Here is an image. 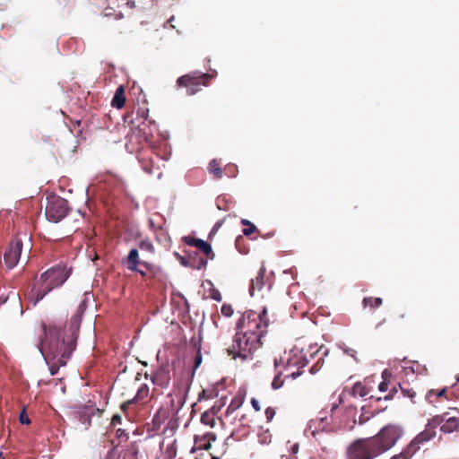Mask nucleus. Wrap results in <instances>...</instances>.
Returning <instances> with one entry per match:
<instances>
[{"instance_id": "1", "label": "nucleus", "mask_w": 459, "mask_h": 459, "mask_svg": "<svg viewBox=\"0 0 459 459\" xmlns=\"http://www.w3.org/2000/svg\"><path fill=\"white\" fill-rule=\"evenodd\" d=\"M85 310V301L80 303L76 313L72 316L69 326L61 329L56 325H42L43 336H40L39 349L44 357L50 374L56 375L59 368L65 366L75 350L76 339L82 314Z\"/></svg>"}, {"instance_id": "2", "label": "nucleus", "mask_w": 459, "mask_h": 459, "mask_svg": "<svg viewBox=\"0 0 459 459\" xmlns=\"http://www.w3.org/2000/svg\"><path fill=\"white\" fill-rule=\"evenodd\" d=\"M270 319L267 309L261 312L246 311L237 323V332L227 352L233 359H251L253 353L262 346V338L268 331Z\"/></svg>"}, {"instance_id": "3", "label": "nucleus", "mask_w": 459, "mask_h": 459, "mask_svg": "<svg viewBox=\"0 0 459 459\" xmlns=\"http://www.w3.org/2000/svg\"><path fill=\"white\" fill-rule=\"evenodd\" d=\"M403 434L400 426L388 424L373 437L351 442L347 447L346 459H376L394 447Z\"/></svg>"}, {"instance_id": "4", "label": "nucleus", "mask_w": 459, "mask_h": 459, "mask_svg": "<svg viewBox=\"0 0 459 459\" xmlns=\"http://www.w3.org/2000/svg\"><path fill=\"white\" fill-rule=\"evenodd\" d=\"M71 273L72 268L63 264L48 269L39 278L34 279L25 292L26 299L33 306H36L51 290L61 287L69 278Z\"/></svg>"}, {"instance_id": "5", "label": "nucleus", "mask_w": 459, "mask_h": 459, "mask_svg": "<svg viewBox=\"0 0 459 459\" xmlns=\"http://www.w3.org/2000/svg\"><path fill=\"white\" fill-rule=\"evenodd\" d=\"M284 367V377L296 378L302 374L300 369L307 364L305 348L301 345H295L285 356L281 359Z\"/></svg>"}, {"instance_id": "6", "label": "nucleus", "mask_w": 459, "mask_h": 459, "mask_svg": "<svg viewBox=\"0 0 459 459\" xmlns=\"http://www.w3.org/2000/svg\"><path fill=\"white\" fill-rule=\"evenodd\" d=\"M212 75L209 74H187L180 76L177 83L180 87H186L188 95H194L202 90V86H207Z\"/></svg>"}, {"instance_id": "7", "label": "nucleus", "mask_w": 459, "mask_h": 459, "mask_svg": "<svg viewBox=\"0 0 459 459\" xmlns=\"http://www.w3.org/2000/svg\"><path fill=\"white\" fill-rule=\"evenodd\" d=\"M68 212L67 202L61 197H53L46 206V217L49 221L58 222L63 220Z\"/></svg>"}, {"instance_id": "8", "label": "nucleus", "mask_w": 459, "mask_h": 459, "mask_svg": "<svg viewBox=\"0 0 459 459\" xmlns=\"http://www.w3.org/2000/svg\"><path fill=\"white\" fill-rule=\"evenodd\" d=\"M440 419L439 418H431L429 420L425 429L419 433L409 445H414V449L418 452L420 448V445L429 442L433 437H436L437 431L436 429L439 426Z\"/></svg>"}, {"instance_id": "9", "label": "nucleus", "mask_w": 459, "mask_h": 459, "mask_svg": "<svg viewBox=\"0 0 459 459\" xmlns=\"http://www.w3.org/2000/svg\"><path fill=\"white\" fill-rule=\"evenodd\" d=\"M22 250V241L19 238L12 240L4 254V263L8 269H13L19 262Z\"/></svg>"}, {"instance_id": "10", "label": "nucleus", "mask_w": 459, "mask_h": 459, "mask_svg": "<svg viewBox=\"0 0 459 459\" xmlns=\"http://www.w3.org/2000/svg\"><path fill=\"white\" fill-rule=\"evenodd\" d=\"M433 418H439L440 430L444 433H452L459 431V411L454 410L452 412L446 411Z\"/></svg>"}, {"instance_id": "11", "label": "nucleus", "mask_w": 459, "mask_h": 459, "mask_svg": "<svg viewBox=\"0 0 459 459\" xmlns=\"http://www.w3.org/2000/svg\"><path fill=\"white\" fill-rule=\"evenodd\" d=\"M312 435L323 453L328 455L333 451L334 440L332 433L323 429L322 431L314 430Z\"/></svg>"}, {"instance_id": "12", "label": "nucleus", "mask_w": 459, "mask_h": 459, "mask_svg": "<svg viewBox=\"0 0 459 459\" xmlns=\"http://www.w3.org/2000/svg\"><path fill=\"white\" fill-rule=\"evenodd\" d=\"M152 384L156 386L153 389V394L157 392V388L160 389L167 388L170 382V374L169 368L165 367H160L151 376Z\"/></svg>"}, {"instance_id": "13", "label": "nucleus", "mask_w": 459, "mask_h": 459, "mask_svg": "<svg viewBox=\"0 0 459 459\" xmlns=\"http://www.w3.org/2000/svg\"><path fill=\"white\" fill-rule=\"evenodd\" d=\"M194 440L195 446L191 450L192 453H195L196 449L208 450L211 448L212 442L216 440V435L212 431H208L202 435H195Z\"/></svg>"}, {"instance_id": "14", "label": "nucleus", "mask_w": 459, "mask_h": 459, "mask_svg": "<svg viewBox=\"0 0 459 459\" xmlns=\"http://www.w3.org/2000/svg\"><path fill=\"white\" fill-rule=\"evenodd\" d=\"M143 262L140 260L139 252L136 248H132L128 255L122 259V264L129 271H138V266Z\"/></svg>"}, {"instance_id": "15", "label": "nucleus", "mask_w": 459, "mask_h": 459, "mask_svg": "<svg viewBox=\"0 0 459 459\" xmlns=\"http://www.w3.org/2000/svg\"><path fill=\"white\" fill-rule=\"evenodd\" d=\"M141 442L140 439L130 442L119 454L117 459H138Z\"/></svg>"}, {"instance_id": "16", "label": "nucleus", "mask_w": 459, "mask_h": 459, "mask_svg": "<svg viewBox=\"0 0 459 459\" xmlns=\"http://www.w3.org/2000/svg\"><path fill=\"white\" fill-rule=\"evenodd\" d=\"M141 265L148 271L149 281H161L163 280L164 274L160 266L147 261L141 263Z\"/></svg>"}, {"instance_id": "17", "label": "nucleus", "mask_w": 459, "mask_h": 459, "mask_svg": "<svg viewBox=\"0 0 459 459\" xmlns=\"http://www.w3.org/2000/svg\"><path fill=\"white\" fill-rule=\"evenodd\" d=\"M264 277H265V269L264 267H262V268H260L255 278L251 280V285L249 288V292H250L251 296H254L255 291H260L264 288Z\"/></svg>"}, {"instance_id": "18", "label": "nucleus", "mask_w": 459, "mask_h": 459, "mask_svg": "<svg viewBox=\"0 0 459 459\" xmlns=\"http://www.w3.org/2000/svg\"><path fill=\"white\" fill-rule=\"evenodd\" d=\"M139 161L142 163V167L144 171L148 174H154L159 171V166L155 164L152 157H147L144 153L139 156Z\"/></svg>"}, {"instance_id": "19", "label": "nucleus", "mask_w": 459, "mask_h": 459, "mask_svg": "<svg viewBox=\"0 0 459 459\" xmlns=\"http://www.w3.org/2000/svg\"><path fill=\"white\" fill-rule=\"evenodd\" d=\"M125 103H126L125 89L122 85H120L116 91V93L113 97L111 104L114 108H122L125 106Z\"/></svg>"}, {"instance_id": "20", "label": "nucleus", "mask_w": 459, "mask_h": 459, "mask_svg": "<svg viewBox=\"0 0 459 459\" xmlns=\"http://www.w3.org/2000/svg\"><path fill=\"white\" fill-rule=\"evenodd\" d=\"M149 387L146 384H143L139 389L137 390V393L135 396L133 398L134 403L136 404L138 403H145L147 401V398L149 397Z\"/></svg>"}, {"instance_id": "21", "label": "nucleus", "mask_w": 459, "mask_h": 459, "mask_svg": "<svg viewBox=\"0 0 459 459\" xmlns=\"http://www.w3.org/2000/svg\"><path fill=\"white\" fill-rule=\"evenodd\" d=\"M414 445H407L399 454L394 455L390 459H411L417 453Z\"/></svg>"}, {"instance_id": "22", "label": "nucleus", "mask_w": 459, "mask_h": 459, "mask_svg": "<svg viewBox=\"0 0 459 459\" xmlns=\"http://www.w3.org/2000/svg\"><path fill=\"white\" fill-rule=\"evenodd\" d=\"M115 438L117 441V443L115 444V440L112 441L114 447L118 446L122 443L128 441L129 431L126 429L118 428L116 429Z\"/></svg>"}, {"instance_id": "23", "label": "nucleus", "mask_w": 459, "mask_h": 459, "mask_svg": "<svg viewBox=\"0 0 459 459\" xmlns=\"http://www.w3.org/2000/svg\"><path fill=\"white\" fill-rule=\"evenodd\" d=\"M244 402V397L242 395H236L229 404L227 410H226V416H229L230 414L236 411L238 409L241 407Z\"/></svg>"}, {"instance_id": "24", "label": "nucleus", "mask_w": 459, "mask_h": 459, "mask_svg": "<svg viewBox=\"0 0 459 459\" xmlns=\"http://www.w3.org/2000/svg\"><path fill=\"white\" fill-rule=\"evenodd\" d=\"M209 172L213 175V177L217 179L222 178V169L221 168V163L217 160H212L208 166Z\"/></svg>"}, {"instance_id": "25", "label": "nucleus", "mask_w": 459, "mask_h": 459, "mask_svg": "<svg viewBox=\"0 0 459 459\" xmlns=\"http://www.w3.org/2000/svg\"><path fill=\"white\" fill-rule=\"evenodd\" d=\"M201 422L206 426L213 428L216 424V418L213 411H204L201 415Z\"/></svg>"}, {"instance_id": "26", "label": "nucleus", "mask_w": 459, "mask_h": 459, "mask_svg": "<svg viewBox=\"0 0 459 459\" xmlns=\"http://www.w3.org/2000/svg\"><path fill=\"white\" fill-rule=\"evenodd\" d=\"M383 304L381 298L366 297L363 299L364 307H370L371 309H375Z\"/></svg>"}, {"instance_id": "27", "label": "nucleus", "mask_w": 459, "mask_h": 459, "mask_svg": "<svg viewBox=\"0 0 459 459\" xmlns=\"http://www.w3.org/2000/svg\"><path fill=\"white\" fill-rule=\"evenodd\" d=\"M241 224L247 226V228L243 229L242 230L243 234L247 237L252 235L257 230L256 227L248 220L243 219L241 221Z\"/></svg>"}, {"instance_id": "28", "label": "nucleus", "mask_w": 459, "mask_h": 459, "mask_svg": "<svg viewBox=\"0 0 459 459\" xmlns=\"http://www.w3.org/2000/svg\"><path fill=\"white\" fill-rule=\"evenodd\" d=\"M134 404H136L134 403V401L133 399H130V400H127L125 403H123L120 406L121 411L126 415V417H127L128 419H130L132 417L131 409H132V406Z\"/></svg>"}, {"instance_id": "29", "label": "nucleus", "mask_w": 459, "mask_h": 459, "mask_svg": "<svg viewBox=\"0 0 459 459\" xmlns=\"http://www.w3.org/2000/svg\"><path fill=\"white\" fill-rule=\"evenodd\" d=\"M139 247L143 251L154 253V246L149 239H143L139 242Z\"/></svg>"}, {"instance_id": "30", "label": "nucleus", "mask_w": 459, "mask_h": 459, "mask_svg": "<svg viewBox=\"0 0 459 459\" xmlns=\"http://www.w3.org/2000/svg\"><path fill=\"white\" fill-rule=\"evenodd\" d=\"M322 349H323V346L318 347L316 343L309 344L308 348L306 349L305 353L307 354V356L309 355L311 358H313Z\"/></svg>"}, {"instance_id": "31", "label": "nucleus", "mask_w": 459, "mask_h": 459, "mask_svg": "<svg viewBox=\"0 0 459 459\" xmlns=\"http://www.w3.org/2000/svg\"><path fill=\"white\" fill-rule=\"evenodd\" d=\"M281 375H282V372H279V374H277L274 377V378L272 382V387L273 389H279L283 385L284 380L281 378Z\"/></svg>"}, {"instance_id": "32", "label": "nucleus", "mask_w": 459, "mask_h": 459, "mask_svg": "<svg viewBox=\"0 0 459 459\" xmlns=\"http://www.w3.org/2000/svg\"><path fill=\"white\" fill-rule=\"evenodd\" d=\"M398 385L404 396H407L411 399H413L415 397L416 392L414 390H412L411 388L403 387L401 385V384H399Z\"/></svg>"}, {"instance_id": "33", "label": "nucleus", "mask_w": 459, "mask_h": 459, "mask_svg": "<svg viewBox=\"0 0 459 459\" xmlns=\"http://www.w3.org/2000/svg\"><path fill=\"white\" fill-rule=\"evenodd\" d=\"M221 311L224 316L230 317L232 316L234 310H233V307H231V305L223 304Z\"/></svg>"}, {"instance_id": "34", "label": "nucleus", "mask_w": 459, "mask_h": 459, "mask_svg": "<svg viewBox=\"0 0 459 459\" xmlns=\"http://www.w3.org/2000/svg\"><path fill=\"white\" fill-rule=\"evenodd\" d=\"M202 252L206 255L208 259H214L215 254L212 249L211 245L208 243L206 247L202 250Z\"/></svg>"}, {"instance_id": "35", "label": "nucleus", "mask_w": 459, "mask_h": 459, "mask_svg": "<svg viewBox=\"0 0 459 459\" xmlns=\"http://www.w3.org/2000/svg\"><path fill=\"white\" fill-rule=\"evenodd\" d=\"M276 414V411L274 408L273 407H267L266 410H265V418L267 420L268 422L272 421L273 417L275 416Z\"/></svg>"}, {"instance_id": "36", "label": "nucleus", "mask_w": 459, "mask_h": 459, "mask_svg": "<svg viewBox=\"0 0 459 459\" xmlns=\"http://www.w3.org/2000/svg\"><path fill=\"white\" fill-rule=\"evenodd\" d=\"M19 420H20V422H21L22 424H26V425H27V424H30V420L29 417H28V415H27V412H26V410H25V409H23V410L21 411V413H20V415H19Z\"/></svg>"}, {"instance_id": "37", "label": "nucleus", "mask_w": 459, "mask_h": 459, "mask_svg": "<svg viewBox=\"0 0 459 459\" xmlns=\"http://www.w3.org/2000/svg\"><path fill=\"white\" fill-rule=\"evenodd\" d=\"M200 238H195L194 237H191V236H187V237H185L183 238L184 242L188 245V246H192V247H196L197 245V242L199 241Z\"/></svg>"}, {"instance_id": "38", "label": "nucleus", "mask_w": 459, "mask_h": 459, "mask_svg": "<svg viewBox=\"0 0 459 459\" xmlns=\"http://www.w3.org/2000/svg\"><path fill=\"white\" fill-rule=\"evenodd\" d=\"M200 238H195L194 237H191V236H187V237H185L183 238L184 242L188 245V246H192V247H196L197 245V242L199 241Z\"/></svg>"}, {"instance_id": "39", "label": "nucleus", "mask_w": 459, "mask_h": 459, "mask_svg": "<svg viewBox=\"0 0 459 459\" xmlns=\"http://www.w3.org/2000/svg\"><path fill=\"white\" fill-rule=\"evenodd\" d=\"M210 298L216 301L221 300V292L216 289L210 290Z\"/></svg>"}, {"instance_id": "40", "label": "nucleus", "mask_w": 459, "mask_h": 459, "mask_svg": "<svg viewBox=\"0 0 459 459\" xmlns=\"http://www.w3.org/2000/svg\"><path fill=\"white\" fill-rule=\"evenodd\" d=\"M446 392V388H443V389H441L439 391H435V390L432 389V390L429 391L428 398H430L432 395H436L437 397H441V396L445 395Z\"/></svg>"}, {"instance_id": "41", "label": "nucleus", "mask_w": 459, "mask_h": 459, "mask_svg": "<svg viewBox=\"0 0 459 459\" xmlns=\"http://www.w3.org/2000/svg\"><path fill=\"white\" fill-rule=\"evenodd\" d=\"M386 376H387V370H385V371L383 372V377L385 378V380H384L383 382H381V383L379 384V386H378V388H379V390H380L381 392H385V391H387V389H388V384H387V383H386V381H385V377H386Z\"/></svg>"}, {"instance_id": "42", "label": "nucleus", "mask_w": 459, "mask_h": 459, "mask_svg": "<svg viewBox=\"0 0 459 459\" xmlns=\"http://www.w3.org/2000/svg\"><path fill=\"white\" fill-rule=\"evenodd\" d=\"M121 423H122V417H121V415H119V414L113 415V417L111 419L110 425L112 427H116L117 425L121 424Z\"/></svg>"}, {"instance_id": "43", "label": "nucleus", "mask_w": 459, "mask_h": 459, "mask_svg": "<svg viewBox=\"0 0 459 459\" xmlns=\"http://www.w3.org/2000/svg\"><path fill=\"white\" fill-rule=\"evenodd\" d=\"M220 403L214 404L212 408H210L207 411H213L214 417L216 418V414L221 411V407L224 405V403L221 401L219 402Z\"/></svg>"}, {"instance_id": "44", "label": "nucleus", "mask_w": 459, "mask_h": 459, "mask_svg": "<svg viewBox=\"0 0 459 459\" xmlns=\"http://www.w3.org/2000/svg\"><path fill=\"white\" fill-rule=\"evenodd\" d=\"M251 404L255 411H259L261 410L260 403L255 398L251 399Z\"/></svg>"}, {"instance_id": "45", "label": "nucleus", "mask_w": 459, "mask_h": 459, "mask_svg": "<svg viewBox=\"0 0 459 459\" xmlns=\"http://www.w3.org/2000/svg\"><path fill=\"white\" fill-rule=\"evenodd\" d=\"M134 272L138 273L145 281H149L148 271L146 269H145V271H143L138 267V271H134Z\"/></svg>"}, {"instance_id": "46", "label": "nucleus", "mask_w": 459, "mask_h": 459, "mask_svg": "<svg viewBox=\"0 0 459 459\" xmlns=\"http://www.w3.org/2000/svg\"><path fill=\"white\" fill-rule=\"evenodd\" d=\"M207 265V260L204 258H199L198 264L195 266L197 269L204 268Z\"/></svg>"}, {"instance_id": "47", "label": "nucleus", "mask_w": 459, "mask_h": 459, "mask_svg": "<svg viewBox=\"0 0 459 459\" xmlns=\"http://www.w3.org/2000/svg\"><path fill=\"white\" fill-rule=\"evenodd\" d=\"M207 244L208 243L206 241L199 239L195 247L202 251L206 247Z\"/></svg>"}, {"instance_id": "48", "label": "nucleus", "mask_w": 459, "mask_h": 459, "mask_svg": "<svg viewBox=\"0 0 459 459\" xmlns=\"http://www.w3.org/2000/svg\"><path fill=\"white\" fill-rule=\"evenodd\" d=\"M318 370H319V367H318V361H317L316 364H314V365L310 368L309 372H310L311 374H315V373H316V372H317Z\"/></svg>"}, {"instance_id": "49", "label": "nucleus", "mask_w": 459, "mask_h": 459, "mask_svg": "<svg viewBox=\"0 0 459 459\" xmlns=\"http://www.w3.org/2000/svg\"><path fill=\"white\" fill-rule=\"evenodd\" d=\"M134 132H133L131 134H128V135L126 136V138H127V143H126V148H127V149H129V148H130V143L132 142V140H133V137H134Z\"/></svg>"}, {"instance_id": "50", "label": "nucleus", "mask_w": 459, "mask_h": 459, "mask_svg": "<svg viewBox=\"0 0 459 459\" xmlns=\"http://www.w3.org/2000/svg\"><path fill=\"white\" fill-rule=\"evenodd\" d=\"M369 420V417H365L363 414H361L359 418V424H363L365 423L366 421H368Z\"/></svg>"}, {"instance_id": "51", "label": "nucleus", "mask_w": 459, "mask_h": 459, "mask_svg": "<svg viewBox=\"0 0 459 459\" xmlns=\"http://www.w3.org/2000/svg\"><path fill=\"white\" fill-rule=\"evenodd\" d=\"M396 392H397L396 387H394V388L392 389V391L390 392V394H387V395L385 397V400H387V399L392 398V396H393V393H396Z\"/></svg>"}, {"instance_id": "52", "label": "nucleus", "mask_w": 459, "mask_h": 459, "mask_svg": "<svg viewBox=\"0 0 459 459\" xmlns=\"http://www.w3.org/2000/svg\"><path fill=\"white\" fill-rule=\"evenodd\" d=\"M243 240H244V239H243V238H242V237H238V238H237V239H236V247H237L238 248V246H239L240 242H241V241H243Z\"/></svg>"}, {"instance_id": "53", "label": "nucleus", "mask_w": 459, "mask_h": 459, "mask_svg": "<svg viewBox=\"0 0 459 459\" xmlns=\"http://www.w3.org/2000/svg\"><path fill=\"white\" fill-rule=\"evenodd\" d=\"M221 221L216 222L215 226L213 227V229H212V233L213 231L217 230H218V228H219V227H221Z\"/></svg>"}, {"instance_id": "54", "label": "nucleus", "mask_w": 459, "mask_h": 459, "mask_svg": "<svg viewBox=\"0 0 459 459\" xmlns=\"http://www.w3.org/2000/svg\"><path fill=\"white\" fill-rule=\"evenodd\" d=\"M201 360H202L201 355H198L196 359H195V367H198V365L200 364Z\"/></svg>"}, {"instance_id": "55", "label": "nucleus", "mask_w": 459, "mask_h": 459, "mask_svg": "<svg viewBox=\"0 0 459 459\" xmlns=\"http://www.w3.org/2000/svg\"><path fill=\"white\" fill-rule=\"evenodd\" d=\"M147 114H148V110H143L142 117H144V118H146Z\"/></svg>"}, {"instance_id": "56", "label": "nucleus", "mask_w": 459, "mask_h": 459, "mask_svg": "<svg viewBox=\"0 0 459 459\" xmlns=\"http://www.w3.org/2000/svg\"><path fill=\"white\" fill-rule=\"evenodd\" d=\"M227 169H230V172H232V169H234L235 168H233V167H229V168H227Z\"/></svg>"}, {"instance_id": "57", "label": "nucleus", "mask_w": 459, "mask_h": 459, "mask_svg": "<svg viewBox=\"0 0 459 459\" xmlns=\"http://www.w3.org/2000/svg\"><path fill=\"white\" fill-rule=\"evenodd\" d=\"M227 169H230V172H232V169H234L235 168H233V167H229V168H227Z\"/></svg>"}, {"instance_id": "58", "label": "nucleus", "mask_w": 459, "mask_h": 459, "mask_svg": "<svg viewBox=\"0 0 459 459\" xmlns=\"http://www.w3.org/2000/svg\"><path fill=\"white\" fill-rule=\"evenodd\" d=\"M456 381L459 382V375L456 377Z\"/></svg>"}]
</instances>
